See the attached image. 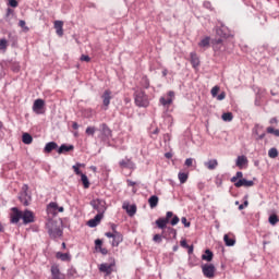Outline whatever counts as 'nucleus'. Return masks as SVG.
<instances>
[{
  "mask_svg": "<svg viewBox=\"0 0 279 279\" xmlns=\"http://www.w3.org/2000/svg\"><path fill=\"white\" fill-rule=\"evenodd\" d=\"M169 222L171 226H178V223H180V218L178 216H173V211H167L166 217L157 219L155 223L159 230H165Z\"/></svg>",
  "mask_w": 279,
  "mask_h": 279,
  "instance_id": "nucleus-1",
  "label": "nucleus"
},
{
  "mask_svg": "<svg viewBox=\"0 0 279 279\" xmlns=\"http://www.w3.org/2000/svg\"><path fill=\"white\" fill-rule=\"evenodd\" d=\"M134 101L138 108L149 107V96L144 90H136L134 93Z\"/></svg>",
  "mask_w": 279,
  "mask_h": 279,
  "instance_id": "nucleus-2",
  "label": "nucleus"
},
{
  "mask_svg": "<svg viewBox=\"0 0 279 279\" xmlns=\"http://www.w3.org/2000/svg\"><path fill=\"white\" fill-rule=\"evenodd\" d=\"M48 233L51 239H60L62 236V227L57 221H49L47 223Z\"/></svg>",
  "mask_w": 279,
  "mask_h": 279,
  "instance_id": "nucleus-3",
  "label": "nucleus"
},
{
  "mask_svg": "<svg viewBox=\"0 0 279 279\" xmlns=\"http://www.w3.org/2000/svg\"><path fill=\"white\" fill-rule=\"evenodd\" d=\"M114 267H117V260L114 258H110V263H102L99 265V271L101 274H106V276H110L114 271Z\"/></svg>",
  "mask_w": 279,
  "mask_h": 279,
  "instance_id": "nucleus-4",
  "label": "nucleus"
},
{
  "mask_svg": "<svg viewBox=\"0 0 279 279\" xmlns=\"http://www.w3.org/2000/svg\"><path fill=\"white\" fill-rule=\"evenodd\" d=\"M105 236H107V239H113L111 243L112 247H119V244L123 243V234L119 231H114V233L106 232Z\"/></svg>",
  "mask_w": 279,
  "mask_h": 279,
  "instance_id": "nucleus-5",
  "label": "nucleus"
},
{
  "mask_svg": "<svg viewBox=\"0 0 279 279\" xmlns=\"http://www.w3.org/2000/svg\"><path fill=\"white\" fill-rule=\"evenodd\" d=\"M202 271H203V276H205V278L213 279V278H215L217 268L215 267L214 264H204L202 266Z\"/></svg>",
  "mask_w": 279,
  "mask_h": 279,
  "instance_id": "nucleus-6",
  "label": "nucleus"
},
{
  "mask_svg": "<svg viewBox=\"0 0 279 279\" xmlns=\"http://www.w3.org/2000/svg\"><path fill=\"white\" fill-rule=\"evenodd\" d=\"M90 206L96 210L99 215H104L106 213V201L104 199H93L90 202Z\"/></svg>",
  "mask_w": 279,
  "mask_h": 279,
  "instance_id": "nucleus-7",
  "label": "nucleus"
},
{
  "mask_svg": "<svg viewBox=\"0 0 279 279\" xmlns=\"http://www.w3.org/2000/svg\"><path fill=\"white\" fill-rule=\"evenodd\" d=\"M33 112L35 114H45V100L38 98L33 104Z\"/></svg>",
  "mask_w": 279,
  "mask_h": 279,
  "instance_id": "nucleus-8",
  "label": "nucleus"
},
{
  "mask_svg": "<svg viewBox=\"0 0 279 279\" xmlns=\"http://www.w3.org/2000/svg\"><path fill=\"white\" fill-rule=\"evenodd\" d=\"M23 219V211L19 210L16 207L11 208L10 221L11 223H19Z\"/></svg>",
  "mask_w": 279,
  "mask_h": 279,
  "instance_id": "nucleus-9",
  "label": "nucleus"
},
{
  "mask_svg": "<svg viewBox=\"0 0 279 279\" xmlns=\"http://www.w3.org/2000/svg\"><path fill=\"white\" fill-rule=\"evenodd\" d=\"M51 279H66L64 274H61L60 266L53 264L50 268Z\"/></svg>",
  "mask_w": 279,
  "mask_h": 279,
  "instance_id": "nucleus-10",
  "label": "nucleus"
},
{
  "mask_svg": "<svg viewBox=\"0 0 279 279\" xmlns=\"http://www.w3.org/2000/svg\"><path fill=\"white\" fill-rule=\"evenodd\" d=\"M48 215H56L57 213H64V207H59L58 203L51 202L47 206Z\"/></svg>",
  "mask_w": 279,
  "mask_h": 279,
  "instance_id": "nucleus-11",
  "label": "nucleus"
},
{
  "mask_svg": "<svg viewBox=\"0 0 279 279\" xmlns=\"http://www.w3.org/2000/svg\"><path fill=\"white\" fill-rule=\"evenodd\" d=\"M101 99L105 110H108V107L110 106V100L112 99V92L110 89L105 90L101 95Z\"/></svg>",
  "mask_w": 279,
  "mask_h": 279,
  "instance_id": "nucleus-12",
  "label": "nucleus"
},
{
  "mask_svg": "<svg viewBox=\"0 0 279 279\" xmlns=\"http://www.w3.org/2000/svg\"><path fill=\"white\" fill-rule=\"evenodd\" d=\"M175 98V93L173 90L168 92V98L161 97L159 102L161 106H171L173 104V99Z\"/></svg>",
  "mask_w": 279,
  "mask_h": 279,
  "instance_id": "nucleus-13",
  "label": "nucleus"
},
{
  "mask_svg": "<svg viewBox=\"0 0 279 279\" xmlns=\"http://www.w3.org/2000/svg\"><path fill=\"white\" fill-rule=\"evenodd\" d=\"M22 219H23V223L25 225L34 223L35 216L32 213V210L26 209L22 213Z\"/></svg>",
  "mask_w": 279,
  "mask_h": 279,
  "instance_id": "nucleus-14",
  "label": "nucleus"
},
{
  "mask_svg": "<svg viewBox=\"0 0 279 279\" xmlns=\"http://www.w3.org/2000/svg\"><path fill=\"white\" fill-rule=\"evenodd\" d=\"M101 219H104V214H97L93 219L87 221V226L89 228H97L101 223Z\"/></svg>",
  "mask_w": 279,
  "mask_h": 279,
  "instance_id": "nucleus-15",
  "label": "nucleus"
},
{
  "mask_svg": "<svg viewBox=\"0 0 279 279\" xmlns=\"http://www.w3.org/2000/svg\"><path fill=\"white\" fill-rule=\"evenodd\" d=\"M101 219H104V214H97L93 219L87 221V226L89 228H97L101 223Z\"/></svg>",
  "mask_w": 279,
  "mask_h": 279,
  "instance_id": "nucleus-16",
  "label": "nucleus"
},
{
  "mask_svg": "<svg viewBox=\"0 0 279 279\" xmlns=\"http://www.w3.org/2000/svg\"><path fill=\"white\" fill-rule=\"evenodd\" d=\"M120 169H135L134 161H132L130 158H124L119 161Z\"/></svg>",
  "mask_w": 279,
  "mask_h": 279,
  "instance_id": "nucleus-17",
  "label": "nucleus"
},
{
  "mask_svg": "<svg viewBox=\"0 0 279 279\" xmlns=\"http://www.w3.org/2000/svg\"><path fill=\"white\" fill-rule=\"evenodd\" d=\"M236 189H241V186H245V189H250L254 186V181H247L246 179H240L238 182L234 183Z\"/></svg>",
  "mask_w": 279,
  "mask_h": 279,
  "instance_id": "nucleus-18",
  "label": "nucleus"
},
{
  "mask_svg": "<svg viewBox=\"0 0 279 279\" xmlns=\"http://www.w3.org/2000/svg\"><path fill=\"white\" fill-rule=\"evenodd\" d=\"M64 22L62 21H54V29L56 34L59 35L60 38L64 36Z\"/></svg>",
  "mask_w": 279,
  "mask_h": 279,
  "instance_id": "nucleus-19",
  "label": "nucleus"
},
{
  "mask_svg": "<svg viewBox=\"0 0 279 279\" xmlns=\"http://www.w3.org/2000/svg\"><path fill=\"white\" fill-rule=\"evenodd\" d=\"M102 245H104V241H101L100 239L95 240L96 252H100V254L106 256L108 254V248H104Z\"/></svg>",
  "mask_w": 279,
  "mask_h": 279,
  "instance_id": "nucleus-20",
  "label": "nucleus"
},
{
  "mask_svg": "<svg viewBox=\"0 0 279 279\" xmlns=\"http://www.w3.org/2000/svg\"><path fill=\"white\" fill-rule=\"evenodd\" d=\"M123 210H126L129 217H134L136 215V205H130L128 203H124L122 205Z\"/></svg>",
  "mask_w": 279,
  "mask_h": 279,
  "instance_id": "nucleus-21",
  "label": "nucleus"
},
{
  "mask_svg": "<svg viewBox=\"0 0 279 279\" xmlns=\"http://www.w3.org/2000/svg\"><path fill=\"white\" fill-rule=\"evenodd\" d=\"M223 241H225V244L228 246V247H232L235 245L236 243V240L234 239V235L233 234H225L223 236Z\"/></svg>",
  "mask_w": 279,
  "mask_h": 279,
  "instance_id": "nucleus-22",
  "label": "nucleus"
},
{
  "mask_svg": "<svg viewBox=\"0 0 279 279\" xmlns=\"http://www.w3.org/2000/svg\"><path fill=\"white\" fill-rule=\"evenodd\" d=\"M100 132L105 138H110V136H112V130H110L106 123L100 124Z\"/></svg>",
  "mask_w": 279,
  "mask_h": 279,
  "instance_id": "nucleus-23",
  "label": "nucleus"
},
{
  "mask_svg": "<svg viewBox=\"0 0 279 279\" xmlns=\"http://www.w3.org/2000/svg\"><path fill=\"white\" fill-rule=\"evenodd\" d=\"M56 258H58V260H62L63 263H69L71 260V254L70 253L57 252L56 253Z\"/></svg>",
  "mask_w": 279,
  "mask_h": 279,
  "instance_id": "nucleus-24",
  "label": "nucleus"
},
{
  "mask_svg": "<svg viewBox=\"0 0 279 279\" xmlns=\"http://www.w3.org/2000/svg\"><path fill=\"white\" fill-rule=\"evenodd\" d=\"M53 149H58V144L56 142H50L46 144L44 151L45 154H51Z\"/></svg>",
  "mask_w": 279,
  "mask_h": 279,
  "instance_id": "nucleus-25",
  "label": "nucleus"
},
{
  "mask_svg": "<svg viewBox=\"0 0 279 279\" xmlns=\"http://www.w3.org/2000/svg\"><path fill=\"white\" fill-rule=\"evenodd\" d=\"M191 64L194 69H197L199 66V57H197V53L191 52Z\"/></svg>",
  "mask_w": 279,
  "mask_h": 279,
  "instance_id": "nucleus-26",
  "label": "nucleus"
},
{
  "mask_svg": "<svg viewBox=\"0 0 279 279\" xmlns=\"http://www.w3.org/2000/svg\"><path fill=\"white\" fill-rule=\"evenodd\" d=\"M205 167L209 169V171H214L216 167H219V161L217 159H211L205 162Z\"/></svg>",
  "mask_w": 279,
  "mask_h": 279,
  "instance_id": "nucleus-27",
  "label": "nucleus"
},
{
  "mask_svg": "<svg viewBox=\"0 0 279 279\" xmlns=\"http://www.w3.org/2000/svg\"><path fill=\"white\" fill-rule=\"evenodd\" d=\"M246 163H247V157L245 156H239L235 162L239 169H243V167H245Z\"/></svg>",
  "mask_w": 279,
  "mask_h": 279,
  "instance_id": "nucleus-28",
  "label": "nucleus"
},
{
  "mask_svg": "<svg viewBox=\"0 0 279 279\" xmlns=\"http://www.w3.org/2000/svg\"><path fill=\"white\" fill-rule=\"evenodd\" d=\"M73 145L62 144L58 149V154H66V151H73Z\"/></svg>",
  "mask_w": 279,
  "mask_h": 279,
  "instance_id": "nucleus-29",
  "label": "nucleus"
},
{
  "mask_svg": "<svg viewBox=\"0 0 279 279\" xmlns=\"http://www.w3.org/2000/svg\"><path fill=\"white\" fill-rule=\"evenodd\" d=\"M198 47L202 49H208L210 47V37H204L199 43Z\"/></svg>",
  "mask_w": 279,
  "mask_h": 279,
  "instance_id": "nucleus-30",
  "label": "nucleus"
},
{
  "mask_svg": "<svg viewBox=\"0 0 279 279\" xmlns=\"http://www.w3.org/2000/svg\"><path fill=\"white\" fill-rule=\"evenodd\" d=\"M211 45L214 47V51H219L221 49V45H223V39L221 38L214 39L211 41Z\"/></svg>",
  "mask_w": 279,
  "mask_h": 279,
  "instance_id": "nucleus-31",
  "label": "nucleus"
},
{
  "mask_svg": "<svg viewBox=\"0 0 279 279\" xmlns=\"http://www.w3.org/2000/svg\"><path fill=\"white\" fill-rule=\"evenodd\" d=\"M34 141V137H32L29 135V133H24L23 136H22V143H24V145H32Z\"/></svg>",
  "mask_w": 279,
  "mask_h": 279,
  "instance_id": "nucleus-32",
  "label": "nucleus"
},
{
  "mask_svg": "<svg viewBox=\"0 0 279 279\" xmlns=\"http://www.w3.org/2000/svg\"><path fill=\"white\" fill-rule=\"evenodd\" d=\"M213 251L206 250L205 254L202 255V260H207V263H210L213 260Z\"/></svg>",
  "mask_w": 279,
  "mask_h": 279,
  "instance_id": "nucleus-33",
  "label": "nucleus"
},
{
  "mask_svg": "<svg viewBox=\"0 0 279 279\" xmlns=\"http://www.w3.org/2000/svg\"><path fill=\"white\" fill-rule=\"evenodd\" d=\"M158 202H159V198L156 195L150 196L148 199V204L150 208H156V206H158Z\"/></svg>",
  "mask_w": 279,
  "mask_h": 279,
  "instance_id": "nucleus-34",
  "label": "nucleus"
},
{
  "mask_svg": "<svg viewBox=\"0 0 279 279\" xmlns=\"http://www.w3.org/2000/svg\"><path fill=\"white\" fill-rule=\"evenodd\" d=\"M178 178L181 184H186V181L189 180V173L179 172Z\"/></svg>",
  "mask_w": 279,
  "mask_h": 279,
  "instance_id": "nucleus-35",
  "label": "nucleus"
},
{
  "mask_svg": "<svg viewBox=\"0 0 279 279\" xmlns=\"http://www.w3.org/2000/svg\"><path fill=\"white\" fill-rule=\"evenodd\" d=\"M81 181L83 183L84 189L90 187V181H88V177L86 174H81Z\"/></svg>",
  "mask_w": 279,
  "mask_h": 279,
  "instance_id": "nucleus-36",
  "label": "nucleus"
},
{
  "mask_svg": "<svg viewBox=\"0 0 279 279\" xmlns=\"http://www.w3.org/2000/svg\"><path fill=\"white\" fill-rule=\"evenodd\" d=\"M221 119L222 121L230 122L232 121V119H234V116L232 114V112H226V113H222Z\"/></svg>",
  "mask_w": 279,
  "mask_h": 279,
  "instance_id": "nucleus-37",
  "label": "nucleus"
},
{
  "mask_svg": "<svg viewBox=\"0 0 279 279\" xmlns=\"http://www.w3.org/2000/svg\"><path fill=\"white\" fill-rule=\"evenodd\" d=\"M269 225L270 226H276V223H278L279 219H278V215L272 214L269 216L268 218Z\"/></svg>",
  "mask_w": 279,
  "mask_h": 279,
  "instance_id": "nucleus-38",
  "label": "nucleus"
},
{
  "mask_svg": "<svg viewBox=\"0 0 279 279\" xmlns=\"http://www.w3.org/2000/svg\"><path fill=\"white\" fill-rule=\"evenodd\" d=\"M239 180H243V172H241V171L236 172V174L231 178V182L233 184H236V182H239Z\"/></svg>",
  "mask_w": 279,
  "mask_h": 279,
  "instance_id": "nucleus-39",
  "label": "nucleus"
},
{
  "mask_svg": "<svg viewBox=\"0 0 279 279\" xmlns=\"http://www.w3.org/2000/svg\"><path fill=\"white\" fill-rule=\"evenodd\" d=\"M81 167H85L84 163H76L75 166L72 167L74 173H76V175H82V170H80Z\"/></svg>",
  "mask_w": 279,
  "mask_h": 279,
  "instance_id": "nucleus-40",
  "label": "nucleus"
},
{
  "mask_svg": "<svg viewBox=\"0 0 279 279\" xmlns=\"http://www.w3.org/2000/svg\"><path fill=\"white\" fill-rule=\"evenodd\" d=\"M267 134H272L274 136L279 137V130L278 129H274L272 126H268L266 129Z\"/></svg>",
  "mask_w": 279,
  "mask_h": 279,
  "instance_id": "nucleus-41",
  "label": "nucleus"
},
{
  "mask_svg": "<svg viewBox=\"0 0 279 279\" xmlns=\"http://www.w3.org/2000/svg\"><path fill=\"white\" fill-rule=\"evenodd\" d=\"M162 239H167V235H165V234H162V235H160V234H155V235L153 236L154 243H162Z\"/></svg>",
  "mask_w": 279,
  "mask_h": 279,
  "instance_id": "nucleus-42",
  "label": "nucleus"
},
{
  "mask_svg": "<svg viewBox=\"0 0 279 279\" xmlns=\"http://www.w3.org/2000/svg\"><path fill=\"white\" fill-rule=\"evenodd\" d=\"M68 278H70V279L77 278V270H75L74 268H70L68 270Z\"/></svg>",
  "mask_w": 279,
  "mask_h": 279,
  "instance_id": "nucleus-43",
  "label": "nucleus"
},
{
  "mask_svg": "<svg viewBox=\"0 0 279 279\" xmlns=\"http://www.w3.org/2000/svg\"><path fill=\"white\" fill-rule=\"evenodd\" d=\"M95 132H97L95 126H87L85 134H87V136H95Z\"/></svg>",
  "mask_w": 279,
  "mask_h": 279,
  "instance_id": "nucleus-44",
  "label": "nucleus"
},
{
  "mask_svg": "<svg viewBox=\"0 0 279 279\" xmlns=\"http://www.w3.org/2000/svg\"><path fill=\"white\" fill-rule=\"evenodd\" d=\"M141 86H143V88H149V78L147 76L142 77Z\"/></svg>",
  "mask_w": 279,
  "mask_h": 279,
  "instance_id": "nucleus-45",
  "label": "nucleus"
},
{
  "mask_svg": "<svg viewBox=\"0 0 279 279\" xmlns=\"http://www.w3.org/2000/svg\"><path fill=\"white\" fill-rule=\"evenodd\" d=\"M8 49V39H0V51H5Z\"/></svg>",
  "mask_w": 279,
  "mask_h": 279,
  "instance_id": "nucleus-46",
  "label": "nucleus"
},
{
  "mask_svg": "<svg viewBox=\"0 0 279 279\" xmlns=\"http://www.w3.org/2000/svg\"><path fill=\"white\" fill-rule=\"evenodd\" d=\"M269 158H278V149L277 148H270L268 150Z\"/></svg>",
  "mask_w": 279,
  "mask_h": 279,
  "instance_id": "nucleus-47",
  "label": "nucleus"
},
{
  "mask_svg": "<svg viewBox=\"0 0 279 279\" xmlns=\"http://www.w3.org/2000/svg\"><path fill=\"white\" fill-rule=\"evenodd\" d=\"M181 223H183V226L185 228H191V222H189V220L186 219V217H182L181 218Z\"/></svg>",
  "mask_w": 279,
  "mask_h": 279,
  "instance_id": "nucleus-48",
  "label": "nucleus"
},
{
  "mask_svg": "<svg viewBox=\"0 0 279 279\" xmlns=\"http://www.w3.org/2000/svg\"><path fill=\"white\" fill-rule=\"evenodd\" d=\"M217 95H219V86H214L211 88V96L217 97Z\"/></svg>",
  "mask_w": 279,
  "mask_h": 279,
  "instance_id": "nucleus-49",
  "label": "nucleus"
},
{
  "mask_svg": "<svg viewBox=\"0 0 279 279\" xmlns=\"http://www.w3.org/2000/svg\"><path fill=\"white\" fill-rule=\"evenodd\" d=\"M8 1L11 8H19V1L16 0H8Z\"/></svg>",
  "mask_w": 279,
  "mask_h": 279,
  "instance_id": "nucleus-50",
  "label": "nucleus"
},
{
  "mask_svg": "<svg viewBox=\"0 0 279 279\" xmlns=\"http://www.w3.org/2000/svg\"><path fill=\"white\" fill-rule=\"evenodd\" d=\"M19 25H20V27H22L23 29H26V32H29V27L25 26L26 23H25L24 20H21V21L19 22Z\"/></svg>",
  "mask_w": 279,
  "mask_h": 279,
  "instance_id": "nucleus-51",
  "label": "nucleus"
},
{
  "mask_svg": "<svg viewBox=\"0 0 279 279\" xmlns=\"http://www.w3.org/2000/svg\"><path fill=\"white\" fill-rule=\"evenodd\" d=\"M218 101H223L226 99V92L220 93L218 96H216Z\"/></svg>",
  "mask_w": 279,
  "mask_h": 279,
  "instance_id": "nucleus-52",
  "label": "nucleus"
},
{
  "mask_svg": "<svg viewBox=\"0 0 279 279\" xmlns=\"http://www.w3.org/2000/svg\"><path fill=\"white\" fill-rule=\"evenodd\" d=\"M81 61L82 62H89L90 61V57L86 56V54H82L81 56Z\"/></svg>",
  "mask_w": 279,
  "mask_h": 279,
  "instance_id": "nucleus-53",
  "label": "nucleus"
},
{
  "mask_svg": "<svg viewBox=\"0 0 279 279\" xmlns=\"http://www.w3.org/2000/svg\"><path fill=\"white\" fill-rule=\"evenodd\" d=\"M168 232H170V234H173L174 238L178 235V231L171 227H168Z\"/></svg>",
  "mask_w": 279,
  "mask_h": 279,
  "instance_id": "nucleus-54",
  "label": "nucleus"
},
{
  "mask_svg": "<svg viewBox=\"0 0 279 279\" xmlns=\"http://www.w3.org/2000/svg\"><path fill=\"white\" fill-rule=\"evenodd\" d=\"M185 167H193V158H187L185 160Z\"/></svg>",
  "mask_w": 279,
  "mask_h": 279,
  "instance_id": "nucleus-55",
  "label": "nucleus"
},
{
  "mask_svg": "<svg viewBox=\"0 0 279 279\" xmlns=\"http://www.w3.org/2000/svg\"><path fill=\"white\" fill-rule=\"evenodd\" d=\"M250 206V202L245 201L244 204L239 206V210H243L244 208H247Z\"/></svg>",
  "mask_w": 279,
  "mask_h": 279,
  "instance_id": "nucleus-56",
  "label": "nucleus"
},
{
  "mask_svg": "<svg viewBox=\"0 0 279 279\" xmlns=\"http://www.w3.org/2000/svg\"><path fill=\"white\" fill-rule=\"evenodd\" d=\"M20 201L22 202V204L24 206H29V201H27V198H23V196L20 197Z\"/></svg>",
  "mask_w": 279,
  "mask_h": 279,
  "instance_id": "nucleus-57",
  "label": "nucleus"
},
{
  "mask_svg": "<svg viewBox=\"0 0 279 279\" xmlns=\"http://www.w3.org/2000/svg\"><path fill=\"white\" fill-rule=\"evenodd\" d=\"M269 123H270V125H278V119L277 118H271L269 120Z\"/></svg>",
  "mask_w": 279,
  "mask_h": 279,
  "instance_id": "nucleus-58",
  "label": "nucleus"
},
{
  "mask_svg": "<svg viewBox=\"0 0 279 279\" xmlns=\"http://www.w3.org/2000/svg\"><path fill=\"white\" fill-rule=\"evenodd\" d=\"M180 243L181 247H185V250L190 246L189 243H186V240H182Z\"/></svg>",
  "mask_w": 279,
  "mask_h": 279,
  "instance_id": "nucleus-59",
  "label": "nucleus"
},
{
  "mask_svg": "<svg viewBox=\"0 0 279 279\" xmlns=\"http://www.w3.org/2000/svg\"><path fill=\"white\" fill-rule=\"evenodd\" d=\"M128 186H136V182L132 180H126Z\"/></svg>",
  "mask_w": 279,
  "mask_h": 279,
  "instance_id": "nucleus-60",
  "label": "nucleus"
},
{
  "mask_svg": "<svg viewBox=\"0 0 279 279\" xmlns=\"http://www.w3.org/2000/svg\"><path fill=\"white\" fill-rule=\"evenodd\" d=\"M186 250L187 254H193V245H190Z\"/></svg>",
  "mask_w": 279,
  "mask_h": 279,
  "instance_id": "nucleus-61",
  "label": "nucleus"
},
{
  "mask_svg": "<svg viewBox=\"0 0 279 279\" xmlns=\"http://www.w3.org/2000/svg\"><path fill=\"white\" fill-rule=\"evenodd\" d=\"M72 128H73V130H77V129L80 128V125L77 124V122H74V123L72 124Z\"/></svg>",
  "mask_w": 279,
  "mask_h": 279,
  "instance_id": "nucleus-62",
  "label": "nucleus"
},
{
  "mask_svg": "<svg viewBox=\"0 0 279 279\" xmlns=\"http://www.w3.org/2000/svg\"><path fill=\"white\" fill-rule=\"evenodd\" d=\"M111 230H112L113 233L117 232V225L112 223L111 225Z\"/></svg>",
  "mask_w": 279,
  "mask_h": 279,
  "instance_id": "nucleus-63",
  "label": "nucleus"
},
{
  "mask_svg": "<svg viewBox=\"0 0 279 279\" xmlns=\"http://www.w3.org/2000/svg\"><path fill=\"white\" fill-rule=\"evenodd\" d=\"M198 189H199V191H203V189H204V183H198Z\"/></svg>",
  "mask_w": 279,
  "mask_h": 279,
  "instance_id": "nucleus-64",
  "label": "nucleus"
}]
</instances>
